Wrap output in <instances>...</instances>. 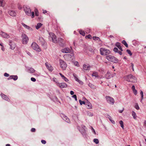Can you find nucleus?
I'll list each match as a JSON object with an SVG mask.
<instances>
[{
    "mask_svg": "<svg viewBox=\"0 0 146 146\" xmlns=\"http://www.w3.org/2000/svg\"><path fill=\"white\" fill-rule=\"evenodd\" d=\"M125 80L127 81L134 83L136 82V78L132 74H129L124 77Z\"/></svg>",
    "mask_w": 146,
    "mask_h": 146,
    "instance_id": "1",
    "label": "nucleus"
},
{
    "mask_svg": "<svg viewBox=\"0 0 146 146\" xmlns=\"http://www.w3.org/2000/svg\"><path fill=\"white\" fill-rule=\"evenodd\" d=\"M24 11L26 14L28 16H31V17L33 18L35 17L34 13L33 12H32L31 14V10L28 7L24 6L23 7Z\"/></svg>",
    "mask_w": 146,
    "mask_h": 146,
    "instance_id": "2",
    "label": "nucleus"
},
{
    "mask_svg": "<svg viewBox=\"0 0 146 146\" xmlns=\"http://www.w3.org/2000/svg\"><path fill=\"white\" fill-rule=\"evenodd\" d=\"M106 58L108 60L113 62L114 63H117L118 62V60L117 58L111 55H109L106 56Z\"/></svg>",
    "mask_w": 146,
    "mask_h": 146,
    "instance_id": "3",
    "label": "nucleus"
},
{
    "mask_svg": "<svg viewBox=\"0 0 146 146\" xmlns=\"http://www.w3.org/2000/svg\"><path fill=\"white\" fill-rule=\"evenodd\" d=\"M100 53L102 55H107L110 53V51L104 48H101L100 49Z\"/></svg>",
    "mask_w": 146,
    "mask_h": 146,
    "instance_id": "4",
    "label": "nucleus"
},
{
    "mask_svg": "<svg viewBox=\"0 0 146 146\" xmlns=\"http://www.w3.org/2000/svg\"><path fill=\"white\" fill-rule=\"evenodd\" d=\"M22 43L24 44H26L29 41V38L25 34H23L21 35Z\"/></svg>",
    "mask_w": 146,
    "mask_h": 146,
    "instance_id": "5",
    "label": "nucleus"
},
{
    "mask_svg": "<svg viewBox=\"0 0 146 146\" xmlns=\"http://www.w3.org/2000/svg\"><path fill=\"white\" fill-rule=\"evenodd\" d=\"M49 35L50 36L49 38L50 39H52V42L54 43L57 42L56 36L53 33H50L49 34Z\"/></svg>",
    "mask_w": 146,
    "mask_h": 146,
    "instance_id": "6",
    "label": "nucleus"
},
{
    "mask_svg": "<svg viewBox=\"0 0 146 146\" xmlns=\"http://www.w3.org/2000/svg\"><path fill=\"white\" fill-rule=\"evenodd\" d=\"M60 65L61 68L63 70H65L67 67L66 63L62 60H59Z\"/></svg>",
    "mask_w": 146,
    "mask_h": 146,
    "instance_id": "7",
    "label": "nucleus"
},
{
    "mask_svg": "<svg viewBox=\"0 0 146 146\" xmlns=\"http://www.w3.org/2000/svg\"><path fill=\"white\" fill-rule=\"evenodd\" d=\"M31 46L34 50H36V51L38 52L40 51V50L39 48V46L35 42L32 43Z\"/></svg>",
    "mask_w": 146,
    "mask_h": 146,
    "instance_id": "8",
    "label": "nucleus"
},
{
    "mask_svg": "<svg viewBox=\"0 0 146 146\" xmlns=\"http://www.w3.org/2000/svg\"><path fill=\"white\" fill-rule=\"evenodd\" d=\"M64 58L68 60L71 61L73 60V58H74L73 54H67L64 56Z\"/></svg>",
    "mask_w": 146,
    "mask_h": 146,
    "instance_id": "9",
    "label": "nucleus"
},
{
    "mask_svg": "<svg viewBox=\"0 0 146 146\" xmlns=\"http://www.w3.org/2000/svg\"><path fill=\"white\" fill-rule=\"evenodd\" d=\"M72 50V47H70V49L68 47L65 48L61 49V51L64 53H70Z\"/></svg>",
    "mask_w": 146,
    "mask_h": 146,
    "instance_id": "10",
    "label": "nucleus"
},
{
    "mask_svg": "<svg viewBox=\"0 0 146 146\" xmlns=\"http://www.w3.org/2000/svg\"><path fill=\"white\" fill-rule=\"evenodd\" d=\"M106 98L107 102L108 103L111 104H113L114 103V99L112 97L109 96H106Z\"/></svg>",
    "mask_w": 146,
    "mask_h": 146,
    "instance_id": "11",
    "label": "nucleus"
},
{
    "mask_svg": "<svg viewBox=\"0 0 146 146\" xmlns=\"http://www.w3.org/2000/svg\"><path fill=\"white\" fill-rule=\"evenodd\" d=\"M56 85L60 88H65L67 87V84L64 82L62 83H59L58 82L56 84Z\"/></svg>",
    "mask_w": 146,
    "mask_h": 146,
    "instance_id": "12",
    "label": "nucleus"
},
{
    "mask_svg": "<svg viewBox=\"0 0 146 146\" xmlns=\"http://www.w3.org/2000/svg\"><path fill=\"white\" fill-rule=\"evenodd\" d=\"M0 35L4 38H8L10 37V36L8 34L2 31H0Z\"/></svg>",
    "mask_w": 146,
    "mask_h": 146,
    "instance_id": "13",
    "label": "nucleus"
},
{
    "mask_svg": "<svg viewBox=\"0 0 146 146\" xmlns=\"http://www.w3.org/2000/svg\"><path fill=\"white\" fill-rule=\"evenodd\" d=\"M9 45L10 46L12 50H14L15 47V44L14 42L12 40H10L9 42Z\"/></svg>",
    "mask_w": 146,
    "mask_h": 146,
    "instance_id": "14",
    "label": "nucleus"
},
{
    "mask_svg": "<svg viewBox=\"0 0 146 146\" xmlns=\"http://www.w3.org/2000/svg\"><path fill=\"white\" fill-rule=\"evenodd\" d=\"M45 65L47 68L49 70L51 71L52 70V67L51 65L50 64L47 62L45 63Z\"/></svg>",
    "mask_w": 146,
    "mask_h": 146,
    "instance_id": "15",
    "label": "nucleus"
},
{
    "mask_svg": "<svg viewBox=\"0 0 146 146\" xmlns=\"http://www.w3.org/2000/svg\"><path fill=\"white\" fill-rule=\"evenodd\" d=\"M61 117L64 120H65L67 123H69L70 122L69 119L65 115L62 114Z\"/></svg>",
    "mask_w": 146,
    "mask_h": 146,
    "instance_id": "16",
    "label": "nucleus"
},
{
    "mask_svg": "<svg viewBox=\"0 0 146 146\" xmlns=\"http://www.w3.org/2000/svg\"><path fill=\"white\" fill-rule=\"evenodd\" d=\"M1 96L2 98L5 100L9 102L10 100L9 98L6 95L3 94H1Z\"/></svg>",
    "mask_w": 146,
    "mask_h": 146,
    "instance_id": "17",
    "label": "nucleus"
},
{
    "mask_svg": "<svg viewBox=\"0 0 146 146\" xmlns=\"http://www.w3.org/2000/svg\"><path fill=\"white\" fill-rule=\"evenodd\" d=\"M18 79V76L16 75L10 76L9 77L7 78L8 80L13 79L14 80H17Z\"/></svg>",
    "mask_w": 146,
    "mask_h": 146,
    "instance_id": "18",
    "label": "nucleus"
},
{
    "mask_svg": "<svg viewBox=\"0 0 146 146\" xmlns=\"http://www.w3.org/2000/svg\"><path fill=\"white\" fill-rule=\"evenodd\" d=\"M8 13L12 17L15 16L16 14L15 12L13 10H10L9 11Z\"/></svg>",
    "mask_w": 146,
    "mask_h": 146,
    "instance_id": "19",
    "label": "nucleus"
},
{
    "mask_svg": "<svg viewBox=\"0 0 146 146\" xmlns=\"http://www.w3.org/2000/svg\"><path fill=\"white\" fill-rule=\"evenodd\" d=\"M38 40L39 42L41 45H43L44 44L45 42L44 38L42 37H40L39 38Z\"/></svg>",
    "mask_w": 146,
    "mask_h": 146,
    "instance_id": "20",
    "label": "nucleus"
},
{
    "mask_svg": "<svg viewBox=\"0 0 146 146\" xmlns=\"http://www.w3.org/2000/svg\"><path fill=\"white\" fill-rule=\"evenodd\" d=\"M83 68L85 70H89L90 69V66L88 64H84L83 66Z\"/></svg>",
    "mask_w": 146,
    "mask_h": 146,
    "instance_id": "21",
    "label": "nucleus"
},
{
    "mask_svg": "<svg viewBox=\"0 0 146 146\" xmlns=\"http://www.w3.org/2000/svg\"><path fill=\"white\" fill-rule=\"evenodd\" d=\"M86 106V107L88 109H91L92 108V105L91 104L90 102H86L85 104Z\"/></svg>",
    "mask_w": 146,
    "mask_h": 146,
    "instance_id": "22",
    "label": "nucleus"
},
{
    "mask_svg": "<svg viewBox=\"0 0 146 146\" xmlns=\"http://www.w3.org/2000/svg\"><path fill=\"white\" fill-rule=\"evenodd\" d=\"M111 77V75L110 73L109 72H107L106 74L105 77L107 79H110Z\"/></svg>",
    "mask_w": 146,
    "mask_h": 146,
    "instance_id": "23",
    "label": "nucleus"
},
{
    "mask_svg": "<svg viewBox=\"0 0 146 146\" xmlns=\"http://www.w3.org/2000/svg\"><path fill=\"white\" fill-rule=\"evenodd\" d=\"M58 41L59 42H60L61 44H60V45L62 46L64 44V40L63 39L60 38L58 39Z\"/></svg>",
    "mask_w": 146,
    "mask_h": 146,
    "instance_id": "24",
    "label": "nucleus"
},
{
    "mask_svg": "<svg viewBox=\"0 0 146 146\" xmlns=\"http://www.w3.org/2000/svg\"><path fill=\"white\" fill-rule=\"evenodd\" d=\"M59 74L60 75L62 78L66 82H68V79L65 77L63 74H62L61 73H59Z\"/></svg>",
    "mask_w": 146,
    "mask_h": 146,
    "instance_id": "25",
    "label": "nucleus"
},
{
    "mask_svg": "<svg viewBox=\"0 0 146 146\" xmlns=\"http://www.w3.org/2000/svg\"><path fill=\"white\" fill-rule=\"evenodd\" d=\"M42 25V24L40 23H38L36 26V28L37 29H39Z\"/></svg>",
    "mask_w": 146,
    "mask_h": 146,
    "instance_id": "26",
    "label": "nucleus"
},
{
    "mask_svg": "<svg viewBox=\"0 0 146 146\" xmlns=\"http://www.w3.org/2000/svg\"><path fill=\"white\" fill-rule=\"evenodd\" d=\"M88 86L89 87H90L91 88L94 89L96 88V87L94 85L90 83H89L88 84Z\"/></svg>",
    "mask_w": 146,
    "mask_h": 146,
    "instance_id": "27",
    "label": "nucleus"
},
{
    "mask_svg": "<svg viewBox=\"0 0 146 146\" xmlns=\"http://www.w3.org/2000/svg\"><path fill=\"white\" fill-rule=\"evenodd\" d=\"M34 11L35 16H38L39 15V13L38 9L36 8H35Z\"/></svg>",
    "mask_w": 146,
    "mask_h": 146,
    "instance_id": "28",
    "label": "nucleus"
},
{
    "mask_svg": "<svg viewBox=\"0 0 146 146\" xmlns=\"http://www.w3.org/2000/svg\"><path fill=\"white\" fill-rule=\"evenodd\" d=\"M93 39L94 40L99 41L100 40V38L96 36H93Z\"/></svg>",
    "mask_w": 146,
    "mask_h": 146,
    "instance_id": "29",
    "label": "nucleus"
},
{
    "mask_svg": "<svg viewBox=\"0 0 146 146\" xmlns=\"http://www.w3.org/2000/svg\"><path fill=\"white\" fill-rule=\"evenodd\" d=\"M29 72L32 73L34 72L35 70L33 68H31L29 69Z\"/></svg>",
    "mask_w": 146,
    "mask_h": 146,
    "instance_id": "30",
    "label": "nucleus"
},
{
    "mask_svg": "<svg viewBox=\"0 0 146 146\" xmlns=\"http://www.w3.org/2000/svg\"><path fill=\"white\" fill-rule=\"evenodd\" d=\"M92 75V76H95V77H98V73L97 72H93Z\"/></svg>",
    "mask_w": 146,
    "mask_h": 146,
    "instance_id": "31",
    "label": "nucleus"
},
{
    "mask_svg": "<svg viewBox=\"0 0 146 146\" xmlns=\"http://www.w3.org/2000/svg\"><path fill=\"white\" fill-rule=\"evenodd\" d=\"M132 115L133 118L134 119H135L136 118V115L135 113L133 111L132 113Z\"/></svg>",
    "mask_w": 146,
    "mask_h": 146,
    "instance_id": "32",
    "label": "nucleus"
},
{
    "mask_svg": "<svg viewBox=\"0 0 146 146\" xmlns=\"http://www.w3.org/2000/svg\"><path fill=\"white\" fill-rule=\"evenodd\" d=\"M122 43L126 46V47H128V45L125 40H123L122 41Z\"/></svg>",
    "mask_w": 146,
    "mask_h": 146,
    "instance_id": "33",
    "label": "nucleus"
},
{
    "mask_svg": "<svg viewBox=\"0 0 146 146\" xmlns=\"http://www.w3.org/2000/svg\"><path fill=\"white\" fill-rule=\"evenodd\" d=\"M119 123L121 125V127L123 129H124V125L123 124V122L122 120L120 121H119Z\"/></svg>",
    "mask_w": 146,
    "mask_h": 146,
    "instance_id": "34",
    "label": "nucleus"
},
{
    "mask_svg": "<svg viewBox=\"0 0 146 146\" xmlns=\"http://www.w3.org/2000/svg\"><path fill=\"white\" fill-rule=\"evenodd\" d=\"M80 33L83 36H85V33L84 31L80 30L79 31Z\"/></svg>",
    "mask_w": 146,
    "mask_h": 146,
    "instance_id": "35",
    "label": "nucleus"
},
{
    "mask_svg": "<svg viewBox=\"0 0 146 146\" xmlns=\"http://www.w3.org/2000/svg\"><path fill=\"white\" fill-rule=\"evenodd\" d=\"M109 117H108V118L109 119V120L111 121V122L113 123V124H115V121L114 120H112L111 119V116H109Z\"/></svg>",
    "mask_w": 146,
    "mask_h": 146,
    "instance_id": "36",
    "label": "nucleus"
},
{
    "mask_svg": "<svg viewBox=\"0 0 146 146\" xmlns=\"http://www.w3.org/2000/svg\"><path fill=\"white\" fill-rule=\"evenodd\" d=\"M22 24L23 26L27 29H29L30 28L29 26L26 25L25 24L23 23H22Z\"/></svg>",
    "mask_w": 146,
    "mask_h": 146,
    "instance_id": "37",
    "label": "nucleus"
},
{
    "mask_svg": "<svg viewBox=\"0 0 146 146\" xmlns=\"http://www.w3.org/2000/svg\"><path fill=\"white\" fill-rule=\"evenodd\" d=\"M94 142L96 144H98L99 143L98 140L97 139H94Z\"/></svg>",
    "mask_w": 146,
    "mask_h": 146,
    "instance_id": "38",
    "label": "nucleus"
},
{
    "mask_svg": "<svg viewBox=\"0 0 146 146\" xmlns=\"http://www.w3.org/2000/svg\"><path fill=\"white\" fill-rule=\"evenodd\" d=\"M141 96V100H143V91L141 90V91L140 92Z\"/></svg>",
    "mask_w": 146,
    "mask_h": 146,
    "instance_id": "39",
    "label": "nucleus"
},
{
    "mask_svg": "<svg viewBox=\"0 0 146 146\" xmlns=\"http://www.w3.org/2000/svg\"><path fill=\"white\" fill-rule=\"evenodd\" d=\"M135 108L137 110H139V107L138 105V104L136 103L135 106Z\"/></svg>",
    "mask_w": 146,
    "mask_h": 146,
    "instance_id": "40",
    "label": "nucleus"
},
{
    "mask_svg": "<svg viewBox=\"0 0 146 146\" xmlns=\"http://www.w3.org/2000/svg\"><path fill=\"white\" fill-rule=\"evenodd\" d=\"M79 103L81 105H82V104H85L86 103L83 101H82L81 100H79Z\"/></svg>",
    "mask_w": 146,
    "mask_h": 146,
    "instance_id": "41",
    "label": "nucleus"
},
{
    "mask_svg": "<svg viewBox=\"0 0 146 146\" xmlns=\"http://www.w3.org/2000/svg\"><path fill=\"white\" fill-rule=\"evenodd\" d=\"M74 65L78 67H79V65L78 62H77V61H75V62H74Z\"/></svg>",
    "mask_w": 146,
    "mask_h": 146,
    "instance_id": "42",
    "label": "nucleus"
},
{
    "mask_svg": "<svg viewBox=\"0 0 146 146\" xmlns=\"http://www.w3.org/2000/svg\"><path fill=\"white\" fill-rule=\"evenodd\" d=\"M74 77L75 79V80L77 81H79V80L78 79V78L76 77V75L75 74H73Z\"/></svg>",
    "mask_w": 146,
    "mask_h": 146,
    "instance_id": "43",
    "label": "nucleus"
},
{
    "mask_svg": "<svg viewBox=\"0 0 146 146\" xmlns=\"http://www.w3.org/2000/svg\"><path fill=\"white\" fill-rule=\"evenodd\" d=\"M17 6L18 8L20 10L22 9V6L20 4L18 3L17 5Z\"/></svg>",
    "mask_w": 146,
    "mask_h": 146,
    "instance_id": "44",
    "label": "nucleus"
},
{
    "mask_svg": "<svg viewBox=\"0 0 146 146\" xmlns=\"http://www.w3.org/2000/svg\"><path fill=\"white\" fill-rule=\"evenodd\" d=\"M3 1H4L3 0H0V6L3 7V6H4V5L3 4Z\"/></svg>",
    "mask_w": 146,
    "mask_h": 146,
    "instance_id": "45",
    "label": "nucleus"
},
{
    "mask_svg": "<svg viewBox=\"0 0 146 146\" xmlns=\"http://www.w3.org/2000/svg\"><path fill=\"white\" fill-rule=\"evenodd\" d=\"M130 65H131L130 67H131L132 68L133 71H134V68H133V66H134L133 64L132 63H130Z\"/></svg>",
    "mask_w": 146,
    "mask_h": 146,
    "instance_id": "46",
    "label": "nucleus"
},
{
    "mask_svg": "<svg viewBox=\"0 0 146 146\" xmlns=\"http://www.w3.org/2000/svg\"><path fill=\"white\" fill-rule=\"evenodd\" d=\"M127 52L129 54L130 56H131L132 55V53H131L130 50H127Z\"/></svg>",
    "mask_w": 146,
    "mask_h": 146,
    "instance_id": "47",
    "label": "nucleus"
},
{
    "mask_svg": "<svg viewBox=\"0 0 146 146\" xmlns=\"http://www.w3.org/2000/svg\"><path fill=\"white\" fill-rule=\"evenodd\" d=\"M121 44L119 42H117L115 44V46H117V47L121 46Z\"/></svg>",
    "mask_w": 146,
    "mask_h": 146,
    "instance_id": "48",
    "label": "nucleus"
},
{
    "mask_svg": "<svg viewBox=\"0 0 146 146\" xmlns=\"http://www.w3.org/2000/svg\"><path fill=\"white\" fill-rule=\"evenodd\" d=\"M52 80H53V81L55 82L56 83V84L58 83V82L56 78H55V77L53 78H52Z\"/></svg>",
    "mask_w": 146,
    "mask_h": 146,
    "instance_id": "49",
    "label": "nucleus"
},
{
    "mask_svg": "<svg viewBox=\"0 0 146 146\" xmlns=\"http://www.w3.org/2000/svg\"><path fill=\"white\" fill-rule=\"evenodd\" d=\"M72 97L75 99L76 101H77V96L76 95H73Z\"/></svg>",
    "mask_w": 146,
    "mask_h": 146,
    "instance_id": "50",
    "label": "nucleus"
},
{
    "mask_svg": "<svg viewBox=\"0 0 146 146\" xmlns=\"http://www.w3.org/2000/svg\"><path fill=\"white\" fill-rule=\"evenodd\" d=\"M26 52L30 56L32 57V55L29 52L27 51H26Z\"/></svg>",
    "mask_w": 146,
    "mask_h": 146,
    "instance_id": "51",
    "label": "nucleus"
},
{
    "mask_svg": "<svg viewBox=\"0 0 146 146\" xmlns=\"http://www.w3.org/2000/svg\"><path fill=\"white\" fill-rule=\"evenodd\" d=\"M31 80L33 82H35L36 81V79L35 78L33 77L31 78Z\"/></svg>",
    "mask_w": 146,
    "mask_h": 146,
    "instance_id": "52",
    "label": "nucleus"
},
{
    "mask_svg": "<svg viewBox=\"0 0 146 146\" xmlns=\"http://www.w3.org/2000/svg\"><path fill=\"white\" fill-rule=\"evenodd\" d=\"M113 51L115 52H117L118 51V48H115L113 49Z\"/></svg>",
    "mask_w": 146,
    "mask_h": 146,
    "instance_id": "53",
    "label": "nucleus"
},
{
    "mask_svg": "<svg viewBox=\"0 0 146 146\" xmlns=\"http://www.w3.org/2000/svg\"><path fill=\"white\" fill-rule=\"evenodd\" d=\"M4 76L7 77H8L9 76V75L7 73H5L4 74Z\"/></svg>",
    "mask_w": 146,
    "mask_h": 146,
    "instance_id": "54",
    "label": "nucleus"
},
{
    "mask_svg": "<svg viewBox=\"0 0 146 146\" xmlns=\"http://www.w3.org/2000/svg\"><path fill=\"white\" fill-rule=\"evenodd\" d=\"M31 131L32 132H35L36 131V129L35 128H32L31 129Z\"/></svg>",
    "mask_w": 146,
    "mask_h": 146,
    "instance_id": "55",
    "label": "nucleus"
},
{
    "mask_svg": "<svg viewBox=\"0 0 146 146\" xmlns=\"http://www.w3.org/2000/svg\"><path fill=\"white\" fill-rule=\"evenodd\" d=\"M86 37L88 38H91L92 37V36L90 35H88Z\"/></svg>",
    "mask_w": 146,
    "mask_h": 146,
    "instance_id": "56",
    "label": "nucleus"
},
{
    "mask_svg": "<svg viewBox=\"0 0 146 146\" xmlns=\"http://www.w3.org/2000/svg\"><path fill=\"white\" fill-rule=\"evenodd\" d=\"M41 142L42 144H45L46 143V141L45 140H41Z\"/></svg>",
    "mask_w": 146,
    "mask_h": 146,
    "instance_id": "57",
    "label": "nucleus"
},
{
    "mask_svg": "<svg viewBox=\"0 0 146 146\" xmlns=\"http://www.w3.org/2000/svg\"><path fill=\"white\" fill-rule=\"evenodd\" d=\"M92 131L95 134H96V133L94 129V128L92 127Z\"/></svg>",
    "mask_w": 146,
    "mask_h": 146,
    "instance_id": "58",
    "label": "nucleus"
},
{
    "mask_svg": "<svg viewBox=\"0 0 146 146\" xmlns=\"http://www.w3.org/2000/svg\"><path fill=\"white\" fill-rule=\"evenodd\" d=\"M117 52H118L120 55H121L122 54V53L121 52L119 51L118 50Z\"/></svg>",
    "mask_w": 146,
    "mask_h": 146,
    "instance_id": "59",
    "label": "nucleus"
},
{
    "mask_svg": "<svg viewBox=\"0 0 146 146\" xmlns=\"http://www.w3.org/2000/svg\"><path fill=\"white\" fill-rule=\"evenodd\" d=\"M134 94L136 95L137 94V91L135 89L134 90H133Z\"/></svg>",
    "mask_w": 146,
    "mask_h": 146,
    "instance_id": "60",
    "label": "nucleus"
},
{
    "mask_svg": "<svg viewBox=\"0 0 146 146\" xmlns=\"http://www.w3.org/2000/svg\"><path fill=\"white\" fill-rule=\"evenodd\" d=\"M131 88L133 90H135V87L134 85L132 86Z\"/></svg>",
    "mask_w": 146,
    "mask_h": 146,
    "instance_id": "61",
    "label": "nucleus"
},
{
    "mask_svg": "<svg viewBox=\"0 0 146 146\" xmlns=\"http://www.w3.org/2000/svg\"><path fill=\"white\" fill-rule=\"evenodd\" d=\"M118 48H119V49L120 50H121V51H123V49H122V48H121V46H119V47H118Z\"/></svg>",
    "mask_w": 146,
    "mask_h": 146,
    "instance_id": "62",
    "label": "nucleus"
},
{
    "mask_svg": "<svg viewBox=\"0 0 146 146\" xmlns=\"http://www.w3.org/2000/svg\"><path fill=\"white\" fill-rule=\"evenodd\" d=\"M80 84H83V82H82L81 81H80L79 80V81H77Z\"/></svg>",
    "mask_w": 146,
    "mask_h": 146,
    "instance_id": "63",
    "label": "nucleus"
},
{
    "mask_svg": "<svg viewBox=\"0 0 146 146\" xmlns=\"http://www.w3.org/2000/svg\"><path fill=\"white\" fill-rule=\"evenodd\" d=\"M74 92L72 91H71L70 92V94L71 95H73L74 94Z\"/></svg>",
    "mask_w": 146,
    "mask_h": 146,
    "instance_id": "64",
    "label": "nucleus"
}]
</instances>
